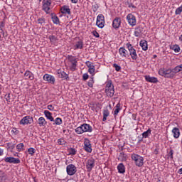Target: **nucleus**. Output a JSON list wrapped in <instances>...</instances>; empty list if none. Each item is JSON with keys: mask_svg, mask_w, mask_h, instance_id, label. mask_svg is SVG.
<instances>
[{"mask_svg": "<svg viewBox=\"0 0 182 182\" xmlns=\"http://www.w3.org/2000/svg\"><path fill=\"white\" fill-rule=\"evenodd\" d=\"M77 134H82V133H92L93 132V128L89 124H82L81 126L77 127L75 129Z\"/></svg>", "mask_w": 182, "mask_h": 182, "instance_id": "1", "label": "nucleus"}, {"mask_svg": "<svg viewBox=\"0 0 182 182\" xmlns=\"http://www.w3.org/2000/svg\"><path fill=\"white\" fill-rule=\"evenodd\" d=\"M131 158L132 160L135 162V164L137 166V167H142L143 164H144V158L140 155L132 154L131 155Z\"/></svg>", "mask_w": 182, "mask_h": 182, "instance_id": "2", "label": "nucleus"}, {"mask_svg": "<svg viewBox=\"0 0 182 182\" xmlns=\"http://www.w3.org/2000/svg\"><path fill=\"white\" fill-rule=\"evenodd\" d=\"M159 75L168 79H173L174 77V74H173L171 69L165 70L164 68H161L159 70Z\"/></svg>", "mask_w": 182, "mask_h": 182, "instance_id": "3", "label": "nucleus"}, {"mask_svg": "<svg viewBox=\"0 0 182 182\" xmlns=\"http://www.w3.org/2000/svg\"><path fill=\"white\" fill-rule=\"evenodd\" d=\"M68 59L71 63V65L70 66V70H72V72H75V70H76V68L77 67V59L73 55H68Z\"/></svg>", "mask_w": 182, "mask_h": 182, "instance_id": "4", "label": "nucleus"}, {"mask_svg": "<svg viewBox=\"0 0 182 182\" xmlns=\"http://www.w3.org/2000/svg\"><path fill=\"white\" fill-rule=\"evenodd\" d=\"M127 48L129 52V55L131 56L132 60H136L138 56L137 53L136 52V49H134V47L130 43H127Z\"/></svg>", "mask_w": 182, "mask_h": 182, "instance_id": "5", "label": "nucleus"}, {"mask_svg": "<svg viewBox=\"0 0 182 182\" xmlns=\"http://www.w3.org/2000/svg\"><path fill=\"white\" fill-rule=\"evenodd\" d=\"M52 5V0H43L42 9L46 14H50V6Z\"/></svg>", "mask_w": 182, "mask_h": 182, "instance_id": "6", "label": "nucleus"}, {"mask_svg": "<svg viewBox=\"0 0 182 182\" xmlns=\"http://www.w3.org/2000/svg\"><path fill=\"white\" fill-rule=\"evenodd\" d=\"M127 21L130 26H136V25H137V20L136 19V16L132 14H129L127 16Z\"/></svg>", "mask_w": 182, "mask_h": 182, "instance_id": "7", "label": "nucleus"}, {"mask_svg": "<svg viewBox=\"0 0 182 182\" xmlns=\"http://www.w3.org/2000/svg\"><path fill=\"white\" fill-rule=\"evenodd\" d=\"M66 171L68 176H75V174H76V172L77 171V168L75 165L71 164L67 166Z\"/></svg>", "mask_w": 182, "mask_h": 182, "instance_id": "8", "label": "nucleus"}, {"mask_svg": "<svg viewBox=\"0 0 182 182\" xmlns=\"http://www.w3.org/2000/svg\"><path fill=\"white\" fill-rule=\"evenodd\" d=\"M32 123H33V117L29 115L23 117L19 122V124H23V126H25L26 124H32Z\"/></svg>", "mask_w": 182, "mask_h": 182, "instance_id": "9", "label": "nucleus"}, {"mask_svg": "<svg viewBox=\"0 0 182 182\" xmlns=\"http://www.w3.org/2000/svg\"><path fill=\"white\" fill-rule=\"evenodd\" d=\"M96 25L97 26H98V28H100L101 29L102 28H105V16H103V14H99L97 16Z\"/></svg>", "mask_w": 182, "mask_h": 182, "instance_id": "10", "label": "nucleus"}, {"mask_svg": "<svg viewBox=\"0 0 182 182\" xmlns=\"http://www.w3.org/2000/svg\"><path fill=\"white\" fill-rule=\"evenodd\" d=\"M5 163H9L10 164H19L21 159L12 156L6 157L4 159Z\"/></svg>", "mask_w": 182, "mask_h": 182, "instance_id": "11", "label": "nucleus"}, {"mask_svg": "<svg viewBox=\"0 0 182 182\" xmlns=\"http://www.w3.org/2000/svg\"><path fill=\"white\" fill-rule=\"evenodd\" d=\"M84 150L87 151V153H92V144H90V140L89 139L85 138L84 139V146H83Z\"/></svg>", "mask_w": 182, "mask_h": 182, "instance_id": "12", "label": "nucleus"}, {"mask_svg": "<svg viewBox=\"0 0 182 182\" xmlns=\"http://www.w3.org/2000/svg\"><path fill=\"white\" fill-rule=\"evenodd\" d=\"M43 80L48 82V83H50L51 85H55V82L56 80L53 75L49 74H45L43 77Z\"/></svg>", "mask_w": 182, "mask_h": 182, "instance_id": "13", "label": "nucleus"}, {"mask_svg": "<svg viewBox=\"0 0 182 182\" xmlns=\"http://www.w3.org/2000/svg\"><path fill=\"white\" fill-rule=\"evenodd\" d=\"M86 66L88 68V72L92 75V76L95 75V65H93V63L90 61H86L85 62Z\"/></svg>", "mask_w": 182, "mask_h": 182, "instance_id": "14", "label": "nucleus"}, {"mask_svg": "<svg viewBox=\"0 0 182 182\" xmlns=\"http://www.w3.org/2000/svg\"><path fill=\"white\" fill-rule=\"evenodd\" d=\"M121 24L122 18H120L119 17H116L112 21V28H114V29H119Z\"/></svg>", "mask_w": 182, "mask_h": 182, "instance_id": "15", "label": "nucleus"}, {"mask_svg": "<svg viewBox=\"0 0 182 182\" xmlns=\"http://www.w3.org/2000/svg\"><path fill=\"white\" fill-rule=\"evenodd\" d=\"M95 161L94 159H90L87 161L86 167L87 171H92L93 167H95Z\"/></svg>", "mask_w": 182, "mask_h": 182, "instance_id": "16", "label": "nucleus"}, {"mask_svg": "<svg viewBox=\"0 0 182 182\" xmlns=\"http://www.w3.org/2000/svg\"><path fill=\"white\" fill-rule=\"evenodd\" d=\"M60 12L63 15H72V12L70 11V9L69 6L65 5L60 8Z\"/></svg>", "mask_w": 182, "mask_h": 182, "instance_id": "17", "label": "nucleus"}, {"mask_svg": "<svg viewBox=\"0 0 182 182\" xmlns=\"http://www.w3.org/2000/svg\"><path fill=\"white\" fill-rule=\"evenodd\" d=\"M119 53L122 59H126V58L129 56V53L127 52V50H126V48H124V47H121L119 49Z\"/></svg>", "mask_w": 182, "mask_h": 182, "instance_id": "18", "label": "nucleus"}, {"mask_svg": "<svg viewBox=\"0 0 182 182\" xmlns=\"http://www.w3.org/2000/svg\"><path fill=\"white\" fill-rule=\"evenodd\" d=\"M58 77L63 79V80H68L69 79V75H68L65 71L58 70Z\"/></svg>", "mask_w": 182, "mask_h": 182, "instance_id": "19", "label": "nucleus"}, {"mask_svg": "<svg viewBox=\"0 0 182 182\" xmlns=\"http://www.w3.org/2000/svg\"><path fill=\"white\" fill-rule=\"evenodd\" d=\"M145 80L146 82H149V83H157L159 82L157 77H151L150 75H146Z\"/></svg>", "mask_w": 182, "mask_h": 182, "instance_id": "20", "label": "nucleus"}, {"mask_svg": "<svg viewBox=\"0 0 182 182\" xmlns=\"http://www.w3.org/2000/svg\"><path fill=\"white\" fill-rule=\"evenodd\" d=\"M142 33H143V28L140 26H138L135 28L134 35V36H136V38H140V36H141Z\"/></svg>", "mask_w": 182, "mask_h": 182, "instance_id": "21", "label": "nucleus"}, {"mask_svg": "<svg viewBox=\"0 0 182 182\" xmlns=\"http://www.w3.org/2000/svg\"><path fill=\"white\" fill-rule=\"evenodd\" d=\"M117 170H118V173H119L120 174H124V173H126V167L124 166L123 163H120L117 166Z\"/></svg>", "mask_w": 182, "mask_h": 182, "instance_id": "22", "label": "nucleus"}, {"mask_svg": "<svg viewBox=\"0 0 182 182\" xmlns=\"http://www.w3.org/2000/svg\"><path fill=\"white\" fill-rule=\"evenodd\" d=\"M8 180V175L4 171L0 170V182H6Z\"/></svg>", "mask_w": 182, "mask_h": 182, "instance_id": "23", "label": "nucleus"}, {"mask_svg": "<svg viewBox=\"0 0 182 182\" xmlns=\"http://www.w3.org/2000/svg\"><path fill=\"white\" fill-rule=\"evenodd\" d=\"M139 46L142 48V50H147V49H149V46L147 45V41L146 40H141L139 42Z\"/></svg>", "mask_w": 182, "mask_h": 182, "instance_id": "24", "label": "nucleus"}, {"mask_svg": "<svg viewBox=\"0 0 182 182\" xmlns=\"http://www.w3.org/2000/svg\"><path fill=\"white\" fill-rule=\"evenodd\" d=\"M105 93L109 97H113L114 95V87L105 89Z\"/></svg>", "mask_w": 182, "mask_h": 182, "instance_id": "25", "label": "nucleus"}, {"mask_svg": "<svg viewBox=\"0 0 182 182\" xmlns=\"http://www.w3.org/2000/svg\"><path fill=\"white\" fill-rule=\"evenodd\" d=\"M151 135V129H149L147 131L142 133V137L139 140V141H141L143 139H147L149 136Z\"/></svg>", "mask_w": 182, "mask_h": 182, "instance_id": "26", "label": "nucleus"}, {"mask_svg": "<svg viewBox=\"0 0 182 182\" xmlns=\"http://www.w3.org/2000/svg\"><path fill=\"white\" fill-rule=\"evenodd\" d=\"M172 133L173 134L174 139H178L180 137V129L177 127H174L172 129Z\"/></svg>", "mask_w": 182, "mask_h": 182, "instance_id": "27", "label": "nucleus"}, {"mask_svg": "<svg viewBox=\"0 0 182 182\" xmlns=\"http://www.w3.org/2000/svg\"><path fill=\"white\" fill-rule=\"evenodd\" d=\"M44 114H45L46 117L47 119H48V120L50 122H54L55 119H53V117H52V113L50 112H49L48 110H45Z\"/></svg>", "mask_w": 182, "mask_h": 182, "instance_id": "28", "label": "nucleus"}, {"mask_svg": "<svg viewBox=\"0 0 182 182\" xmlns=\"http://www.w3.org/2000/svg\"><path fill=\"white\" fill-rule=\"evenodd\" d=\"M38 124L41 127H42L46 126V124H48V122H46L45 118H43V117H41L38 119Z\"/></svg>", "mask_w": 182, "mask_h": 182, "instance_id": "29", "label": "nucleus"}, {"mask_svg": "<svg viewBox=\"0 0 182 182\" xmlns=\"http://www.w3.org/2000/svg\"><path fill=\"white\" fill-rule=\"evenodd\" d=\"M110 114V112H109V109L107 108L103 110V119L102 122H106L107 120V117H109Z\"/></svg>", "mask_w": 182, "mask_h": 182, "instance_id": "30", "label": "nucleus"}, {"mask_svg": "<svg viewBox=\"0 0 182 182\" xmlns=\"http://www.w3.org/2000/svg\"><path fill=\"white\" fill-rule=\"evenodd\" d=\"M24 76L30 79V80H33V79L35 78V77L33 76V73H32V72L29 70L26 71V73H24Z\"/></svg>", "mask_w": 182, "mask_h": 182, "instance_id": "31", "label": "nucleus"}, {"mask_svg": "<svg viewBox=\"0 0 182 182\" xmlns=\"http://www.w3.org/2000/svg\"><path fill=\"white\" fill-rule=\"evenodd\" d=\"M51 16H52L51 19H52L53 23H55V25H59V23H60L59 18L53 14H51Z\"/></svg>", "mask_w": 182, "mask_h": 182, "instance_id": "32", "label": "nucleus"}, {"mask_svg": "<svg viewBox=\"0 0 182 182\" xmlns=\"http://www.w3.org/2000/svg\"><path fill=\"white\" fill-rule=\"evenodd\" d=\"M119 112H120V103L117 104L115 106V109L114 111V116L116 117L117 114H119Z\"/></svg>", "mask_w": 182, "mask_h": 182, "instance_id": "33", "label": "nucleus"}, {"mask_svg": "<svg viewBox=\"0 0 182 182\" xmlns=\"http://www.w3.org/2000/svg\"><path fill=\"white\" fill-rule=\"evenodd\" d=\"M75 49H82L83 48V41H77L75 46Z\"/></svg>", "mask_w": 182, "mask_h": 182, "instance_id": "34", "label": "nucleus"}, {"mask_svg": "<svg viewBox=\"0 0 182 182\" xmlns=\"http://www.w3.org/2000/svg\"><path fill=\"white\" fill-rule=\"evenodd\" d=\"M171 70H172V75H173V77H174V76H176V73H178V72H181L180 67H178V65H177L174 68L171 69Z\"/></svg>", "mask_w": 182, "mask_h": 182, "instance_id": "35", "label": "nucleus"}, {"mask_svg": "<svg viewBox=\"0 0 182 182\" xmlns=\"http://www.w3.org/2000/svg\"><path fill=\"white\" fill-rule=\"evenodd\" d=\"M46 20L45 19V18L42 17V18H38V23L39 25H41V26H43V25H45V23H46Z\"/></svg>", "mask_w": 182, "mask_h": 182, "instance_id": "36", "label": "nucleus"}, {"mask_svg": "<svg viewBox=\"0 0 182 182\" xmlns=\"http://www.w3.org/2000/svg\"><path fill=\"white\" fill-rule=\"evenodd\" d=\"M48 39L53 44H55V43L58 41V38L55 36H49Z\"/></svg>", "mask_w": 182, "mask_h": 182, "instance_id": "37", "label": "nucleus"}, {"mask_svg": "<svg viewBox=\"0 0 182 182\" xmlns=\"http://www.w3.org/2000/svg\"><path fill=\"white\" fill-rule=\"evenodd\" d=\"M16 144V142L14 141V142H9L7 144V146L9 149H11V150H14L15 149V145Z\"/></svg>", "mask_w": 182, "mask_h": 182, "instance_id": "38", "label": "nucleus"}, {"mask_svg": "<svg viewBox=\"0 0 182 182\" xmlns=\"http://www.w3.org/2000/svg\"><path fill=\"white\" fill-rule=\"evenodd\" d=\"M23 147H25V145H23V143H20L16 146V149L18 151H22L23 150Z\"/></svg>", "mask_w": 182, "mask_h": 182, "instance_id": "39", "label": "nucleus"}, {"mask_svg": "<svg viewBox=\"0 0 182 182\" xmlns=\"http://www.w3.org/2000/svg\"><path fill=\"white\" fill-rule=\"evenodd\" d=\"M58 144L60 146H65V144H66V141L63 138H60L58 140Z\"/></svg>", "mask_w": 182, "mask_h": 182, "instance_id": "40", "label": "nucleus"}, {"mask_svg": "<svg viewBox=\"0 0 182 182\" xmlns=\"http://www.w3.org/2000/svg\"><path fill=\"white\" fill-rule=\"evenodd\" d=\"M28 154H31V156H33V154L36 153V150L34 148L31 147L28 149Z\"/></svg>", "mask_w": 182, "mask_h": 182, "instance_id": "41", "label": "nucleus"}, {"mask_svg": "<svg viewBox=\"0 0 182 182\" xmlns=\"http://www.w3.org/2000/svg\"><path fill=\"white\" fill-rule=\"evenodd\" d=\"M172 49L176 52V53H178V52H180V46H178V45H174L172 47Z\"/></svg>", "mask_w": 182, "mask_h": 182, "instance_id": "42", "label": "nucleus"}, {"mask_svg": "<svg viewBox=\"0 0 182 182\" xmlns=\"http://www.w3.org/2000/svg\"><path fill=\"white\" fill-rule=\"evenodd\" d=\"M4 27H5V22L1 21L0 23V31H1V33H3V35H5V33L4 32V29L2 28Z\"/></svg>", "mask_w": 182, "mask_h": 182, "instance_id": "43", "label": "nucleus"}, {"mask_svg": "<svg viewBox=\"0 0 182 182\" xmlns=\"http://www.w3.org/2000/svg\"><path fill=\"white\" fill-rule=\"evenodd\" d=\"M113 68H114L117 72H120V70H122V67L116 63L113 64Z\"/></svg>", "mask_w": 182, "mask_h": 182, "instance_id": "44", "label": "nucleus"}, {"mask_svg": "<svg viewBox=\"0 0 182 182\" xmlns=\"http://www.w3.org/2000/svg\"><path fill=\"white\" fill-rule=\"evenodd\" d=\"M95 83V81L93 80V77H90V80H89L87 85L89 87H93V84Z\"/></svg>", "mask_w": 182, "mask_h": 182, "instance_id": "45", "label": "nucleus"}, {"mask_svg": "<svg viewBox=\"0 0 182 182\" xmlns=\"http://www.w3.org/2000/svg\"><path fill=\"white\" fill-rule=\"evenodd\" d=\"M75 154H76V149H75L73 148H70L69 149V155L70 156H75Z\"/></svg>", "mask_w": 182, "mask_h": 182, "instance_id": "46", "label": "nucleus"}, {"mask_svg": "<svg viewBox=\"0 0 182 182\" xmlns=\"http://www.w3.org/2000/svg\"><path fill=\"white\" fill-rule=\"evenodd\" d=\"M114 87V85H113V84L112 83V81H109L107 83V85H106V89H112Z\"/></svg>", "mask_w": 182, "mask_h": 182, "instance_id": "47", "label": "nucleus"}, {"mask_svg": "<svg viewBox=\"0 0 182 182\" xmlns=\"http://www.w3.org/2000/svg\"><path fill=\"white\" fill-rule=\"evenodd\" d=\"M181 12H182V6H181L176 9L175 14L176 15H180Z\"/></svg>", "mask_w": 182, "mask_h": 182, "instance_id": "48", "label": "nucleus"}, {"mask_svg": "<svg viewBox=\"0 0 182 182\" xmlns=\"http://www.w3.org/2000/svg\"><path fill=\"white\" fill-rule=\"evenodd\" d=\"M55 124H57V125H60V124H62V119H61V118H59V117L56 118V119H55Z\"/></svg>", "mask_w": 182, "mask_h": 182, "instance_id": "49", "label": "nucleus"}, {"mask_svg": "<svg viewBox=\"0 0 182 182\" xmlns=\"http://www.w3.org/2000/svg\"><path fill=\"white\" fill-rule=\"evenodd\" d=\"M93 12H97V10L99 9V6L97 4H93L92 6Z\"/></svg>", "mask_w": 182, "mask_h": 182, "instance_id": "50", "label": "nucleus"}, {"mask_svg": "<svg viewBox=\"0 0 182 182\" xmlns=\"http://www.w3.org/2000/svg\"><path fill=\"white\" fill-rule=\"evenodd\" d=\"M89 79V75L87 73H84L82 75V80L86 81Z\"/></svg>", "mask_w": 182, "mask_h": 182, "instance_id": "51", "label": "nucleus"}, {"mask_svg": "<svg viewBox=\"0 0 182 182\" xmlns=\"http://www.w3.org/2000/svg\"><path fill=\"white\" fill-rule=\"evenodd\" d=\"M92 33L95 38H100V35H99V33H97V31H92Z\"/></svg>", "mask_w": 182, "mask_h": 182, "instance_id": "52", "label": "nucleus"}, {"mask_svg": "<svg viewBox=\"0 0 182 182\" xmlns=\"http://www.w3.org/2000/svg\"><path fill=\"white\" fill-rule=\"evenodd\" d=\"M173 154H174V151L173 149H171L169 153H168V156L171 160H173Z\"/></svg>", "mask_w": 182, "mask_h": 182, "instance_id": "53", "label": "nucleus"}, {"mask_svg": "<svg viewBox=\"0 0 182 182\" xmlns=\"http://www.w3.org/2000/svg\"><path fill=\"white\" fill-rule=\"evenodd\" d=\"M5 97L7 102H11V94H6Z\"/></svg>", "mask_w": 182, "mask_h": 182, "instance_id": "54", "label": "nucleus"}, {"mask_svg": "<svg viewBox=\"0 0 182 182\" xmlns=\"http://www.w3.org/2000/svg\"><path fill=\"white\" fill-rule=\"evenodd\" d=\"M47 108L48 109V110H50L51 112L53 111V109H55V107H53V105H48Z\"/></svg>", "mask_w": 182, "mask_h": 182, "instance_id": "55", "label": "nucleus"}, {"mask_svg": "<svg viewBox=\"0 0 182 182\" xmlns=\"http://www.w3.org/2000/svg\"><path fill=\"white\" fill-rule=\"evenodd\" d=\"M154 154H155L156 155L159 154V149H155V150L154 151Z\"/></svg>", "mask_w": 182, "mask_h": 182, "instance_id": "56", "label": "nucleus"}, {"mask_svg": "<svg viewBox=\"0 0 182 182\" xmlns=\"http://www.w3.org/2000/svg\"><path fill=\"white\" fill-rule=\"evenodd\" d=\"M4 155V149L0 148V156H3Z\"/></svg>", "mask_w": 182, "mask_h": 182, "instance_id": "57", "label": "nucleus"}, {"mask_svg": "<svg viewBox=\"0 0 182 182\" xmlns=\"http://www.w3.org/2000/svg\"><path fill=\"white\" fill-rule=\"evenodd\" d=\"M78 1H79V0H71V2L73 4H77Z\"/></svg>", "mask_w": 182, "mask_h": 182, "instance_id": "58", "label": "nucleus"}, {"mask_svg": "<svg viewBox=\"0 0 182 182\" xmlns=\"http://www.w3.org/2000/svg\"><path fill=\"white\" fill-rule=\"evenodd\" d=\"M178 173H179V174H182V168H181L178 170Z\"/></svg>", "mask_w": 182, "mask_h": 182, "instance_id": "59", "label": "nucleus"}, {"mask_svg": "<svg viewBox=\"0 0 182 182\" xmlns=\"http://www.w3.org/2000/svg\"><path fill=\"white\" fill-rule=\"evenodd\" d=\"M179 67V68L181 69V71L182 70V64L178 65Z\"/></svg>", "mask_w": 182, "mask_h": 182, "instance_id": "60", "label": "nucleus"}, {"mask_svg": "<svg viewBox=\"0 0 182 182\" xmlns=\"http://www.w3.org/2000/svg\"><path fill=\"white\" fill-rule=\"evenodd\" d=\"M13 133H15V132H16V129L14 128V129L11 131Z\"/></svg>", "mask_w": 182, "mask_h": 182, "instance_id": "61", "label": "nucleus"}, {"mask_svg": "<svg viewBox=\"0 0 182 182\" xmlns=\"http://www.w3.org/2000/svg\"><path fill=\"white\" fill-rule=\"evenodd\" d=\"M179 41H181V42H182V35L179 37Z\"/></svg>", "mask_w": 182, "mask_h": 182, "instance_id": "62", "label": "nucleus"}, {"mask_svg": "<svg viewBox=\"0 0 182 182\" xmlns=\"http://www.w3.org/2000/svg\"><path fill=\"white\" fill-rule=\"evenodd\" d=\"M154 58H157V55H154Z\"/></svg>", "mask_w": 182, "mask_h": 182, "instance_id": "63", "label": "nucleus"}, {"mask_svg": "<svg viewBox=\"0 0 182 182\" xmlns=\"http://www.w3.org/2000/svg\"><path fill=\"white\" fill-rule=\"evenodd\" d=\"M39 1V2H42V0H38Z\"/></svg>", "mask_w": 182, "mask_h": 182, "instance_id": "64", "label": "nucleus"}]
</instances>
